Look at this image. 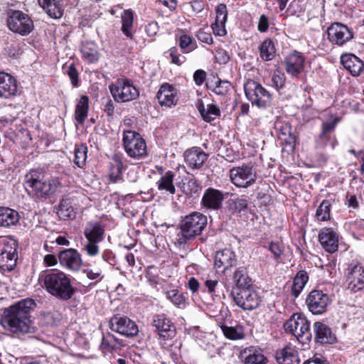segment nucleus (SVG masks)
I'll return each mask as SVG.
<instances>
[{"mask_svg": "<svg viewBox=\"0 0 364 364\" xmlns=\"http://www.w3.org/2000/svg\"><path fill=\"white\" fill-rule=\"evenodd\" d=\"M36 306L35 301L28 298L5 308L1 318V326L6 331L17 336L35 333L31 313Z\"/></svg>", "mask_w": 364, "mask_h": 364, "instance_id": "nucleus-1", "label": "nucleus"}, {"mask_svg": "<svg viewBox=\"0 0 364 364\" xmlns=\"http://www.w3.org/2000/svg\"><path fill=\"white\" fill-rule=\"evenodd\" d=\"M38 282L48 294L63 301L70 300L75 294L70 276L60 270L41 272Z\"/></svg>", "mask_w": 364, "mask_h": 364, "instance_id": "nucleus-2", "label": "nucleus"}, {"mask_svg": "<svg viewBox=\"0 0 364 364\" xmlns=\"http://www.w3.org/2000/svg\"><path fill=\"white\" fill-rule=\"evenodd\" d=\"M57 180H46L43 172L32 169L25 175L23 186L27 193L38 198H46L57 190Z\"/></svg>", "mask_w": 364, "mask_h": 364, "instance_id": "nucleus-3", "label": "nucleus"}, {"mask_svg": "<svg viewBox=\"0 0 364 364\" xmlns=\"http://www.w3.org/2000/svg\"><path fill=\"white\" fill-rule=\"evenodd\" d=\"M207 221V217L198 212H193L185 216L181 223L182 237L179 239V243H185L186 240L200 235L206 227Z\"/></svg>", "mask_w": 364, "mask_h": 364, "instance_id": "nucleus-4", "label": "nucleus"}, {"mask_svg": "<svg viewBox=\"0 0 364 364\" xmlns=\"http://www.w3.org/2000/svg\"><path fill=\"white\" fill-rule=\"evenodd\" d=\"M244 90L246 97L252 105L259 108H266L272 105V95L259 82L248 80L244 84Z\"/></svg>", "mask_w": 364, "mask_h": 364, "instance_id": "nucleus-5", "label": "nucleus"}, {"mask_svg": "<svg viewBox=\"0 0 364 364\" xmlns=\"http://www.w3.org/2000/svg\"><path fill=\"white\" fill-rule=\"evenodd\" d=\"M123 146L127 155L136 160L144 158L147 154L145 140L134 131H124Z\"/></svg>", "mask_w": 364, "mask_h": 364, "instance_id": "nucleus-6", "label": "nucleus"}, {"mask_svg": "<svg viewBox=\"0 0 364 364\" xmlns=\"http://www.w3.org/2000/svg\"><path fill=\"white\" fill-rule=\"evenodd\" d=\"M345 284L352 293L364 291V266L358 261H352L346 270Z\"/></svg>", "mask_w": 364, "mask_h": 364, "instance_id": "nucleus-7", "label": "nucleus"}, {"mask_svg": "<svg viewBox=\"0 0 364 364\" xmlns=\"http://www.w3.org/2000/svg\"><path fill=\"white\" fill-rule=\"evenodd\" d=\"M114 100L117 102H127L139 95V90L127 79H118L109 86Z\"/></svg>", "mask_w": 364, "mask_h": 364, "instance_id": "nucleus-8", "label": "nucleus"}, {"mask_svg": "<svg viewBox=\"0 0 364 364\" xmlns=\"http://www.w3.org/2000/svg\"><path fill=\"white\" fill-rule=\"evenodd\" d=\"M284 328L287 333L294 335L301 342L310 341L312 335L310 332V323L305 318L299 314H294L284 323Z\"/></svg>", "mask_w": 364, "mask_h": 364, "instance_id": "nucleus-9", "label": "nucleus"}, {"mask_svg": "<svg viewBox=\"0 0 364 364\" xmlns=\"http://www.w3.org/2000/svg\"><path fill=\"white\" fill-rule=\"evenodd\" d=\"M230 295L235 304L245 311H252L259 305V297L251 288H232Z\"/></svg>", "mask_w": 364, "mask_h": 364, "instance_id": "nucleus-10", "label": "nucleus"}, {"mask_svg": "<svg viewBox=\"0 0 364 364\" xmlns=\"http://www.w3.org/2000/svg\"><path fill=\"white\" fill-rule=\"evenodd\" d=\"M7 24L11 31L21 36L28 35L33 28V21L28 15L17 10L9 11Z\"/></svg>", "mask_w": 364, "mask_h": 364, "instance_id": "nucleus-11", "label": "nucleus"}, {"mask_svg": "<svg viewBox=\"0 0 364 364\" xmlns=\"http://www.w3.org/2000/svg\"><path fill=\"white\" fill-rule=\"evenodd\" d=\"M17 243L14 240L4 238L0 240V269L11 271L16 266Z\"/></svg>", "mask_w": 364, "mask_h": 364, "instance_id": "nucleus-12", "label": "nucleus"}, {"mask_svg": "<svg viewBox=\"0 0 364 364\" xmlns=\"http://www.w3.org/2000/svg\"><path fill=\"white\" fill-rule=\"evenodd\" d=\"M230 178L233 184L240 188H247L255 183L257 173L253 166L244 165L230 170Z\"/></svg>", "mask_w": 364, "mask_h": 364, "instance_id": "nucleus-13", "label": "nucleus"}, {"mask_svg": "<svg viewBox=\"0 0 364 364\" xmlns=\"http://www.w3.org/2000/svg\"><path fill=\"white\" fill-rule=\"evenodd\" d=\"M331 302L328 294L317 289L311 291L306 299L309 310L314 315H321L326 312Z\"/></svg>", "mask_w": 364, "mask_h": 364, "instance_id": "nucleus-14", "label": "nucleus"}, {"mask_svg": "<svg viewBox=\"0 0 364 364\" xmlns=\"http://www.w3.org/2000/svg\"><path fill=\"white\" fill-rule=\"evenodd\" d=\"M338 119L335 118L331 122H323L321 127V132L316 139V145L318 148H325L328 144L333 149L336 144V139L333 134Z\"/></svg>", "mask_w": 364, "mask_h": 364, "instance_id": "nucleus-15", "label": "nucleus"}, {"mask_svg": "<svg viewBox=\"0 0 364 364\" xmlns=\"http://www.w3.org/2000/svg\"><path fill=\"white\" fill-rule=\"evenodd\" d=\"M328 38L333 44L343 46L353 38V33L346 25L341 23L331 24L327 31Z\"/></svg>", "mask_w": 364, "mask_h": 364, "instance_id": "nucleus-16", "label": "nucleus"}, {"mask_svg": "<svg viewBox=\"0 0 364 364\" xmlns=\"http://www.w3.org/2000/svg\"><path fill=\"white\" fill-rule=\"evenodd\" d=\"M110 328L127 337L137 335L139 329L136 323L126 316L116 315L109 321Z\"/></svg>", "mask_w": 364, "mask_h": 364, "instance_id": "nucleus-17", "label": "nucleus"}, {"mask_svg": "<svg viewBox=\"0 0 364 364\" xmlns=\"http://www.w3.org/2000/svg\"><path fill=\"white\" fill-rule=\"evenodd\" d=\"M58 260L62 267L72 272H77L82 264L80 253L73 248L60 251Z\"/></svg>", "mask_w": 364, "mask_h": 364, "instance_id": "nucleus-18", "label": "nucleus"}, {"mask_svg": "<svg viewBox=\"0 0 364 364\" xmlns=\"http://www.w3.org/2000/svg\"><path fill=\"white\" fill-rule=\"evenodd\" d=\"M184 162L191 169L199 170L207 161L208 155L198 146L191 147L183 154Z\"/></svg>", "mask_w": 364, "mask_h": 364, "instance_id": "nucleus-19", "label": "nucleus"}, {"mask_svg": "<svg viewBox=\"0 0 364 364\" xmlns=\"http://www.w3.org/2000/svg\"><path fill=\"white\" fill-rule=\"evenodd\" d=\"M224 194L222 191L213 188H208L202 197L201 205L203 208L218 210L222 207Z\"/></svg>", "mask_w": 364, "mask_h": 364, "instance_id": "nucleus-20", "label": "nucleus"}, {"mask_svg": "<svg viewBox=\"0 0 364 364\" xmlns=\"http://www.w3.org/2000/svg\"><path fill=\"white\" fill-rule=\"evenodd\" d=\"M152 324L156 328L159 336L164 339H171L176 335V328L173 324L164 314L156 316Z\"/></svg>", "mask_w": 364, "mask_h": 364, "instance_id": "nucleus-21", "label": "nucleus"}, {"mask_svg": "<svg viewBox=\"0 0 364 364\" xmlns=\"http://www.w3.org/2000/svg\"><path fill=\"white\" fill-rule=\"evenodd\" d=\"M304 57L299 52L294 51L289 54L284 62L287 73L292 77H297L304 70Z\"/></svg>", "mask_w": 364, "mask_h": 364, "instance_id": "nucleus-22", "label": "nucleus"}, {"mask_svg": "<svg viewBox=\"0 0 364 364\" xmlns=\"http://www.w3.org/2000/svg\"><path fill=\"white\" fill-rule=\"evenodd\" d=\"M17 93L16 79L10 74L0 72V98L10 99Z\"/></svg>", "mask_w": 364, "mask_h": 364, "instance_id": "nucleus-23", "label": "nucleus"}, {"mask_svg": "<svg viewBox=\"0 0 364 364\" xmlns=\"http://www.w3.org/2000/svg\"><path fill=\"white\" fill-rule=\"evenodd\" d=\"M314 341L320 344H331L336 341V337L331 329L326 324L316 321L313 325Z\"/></svg>", "mask_w": 364, "mask_h": 364, "instance_id": "nucleus-24", "label": "nucleus"}, {"mask_svg": "<svg viewBox=\"0 0 364 364\" xmlns=\"http://www.w3.org/2000/svg\"><path fill=\"white\" fill-rule=\"evenodd\" d=\"M105 225L100 221H90L84 228V235L89 242H100L104 239Z\"/></svg>", "mask_w": 364, "mask_h": 364, "instance_id": "nucleus-25", "label": "nucleus"}, {"mask_svg": "<svg viewBox=\"0 0 364 364\" xmlns=\"http://www.w3.org/2000/svg\"><path fill=\"white\" fill-rule=\"evenodd\" d=\"M236 263L234 252L230 249H224L218 251L215 256V267L225 272L230 267H233Z\"/></svg>", "mask_w": 364, "mask_h": 364, "instance_id": "nucleus-26", "label": "nucleus"}, {"mask_svg": "<svg viewBox=\"0 0 364 364\" xmlns=\"http://www.w3.org/2000/svg\"><path fill=\"white\" fill-rule=\"evenodd\" d=\"M318 240L326 251L331 253L337 251L338 236L332 229H322L318 235Z\"/></svg>", "mask_w": 364, "mask_h": 364, "instance_id": "nucleus-27", "label": "nucleus"}, {"mask_svg": "<svg viewBox=\"0 0 364 364\" xmlns=\"http://www.w3.org/2000/svg\"><path fill=\"white\" fill-rule=\"evenodd\" d=\"M176 94V89L173 86L164 83L160 87L156 97L161 106L170 107L177 103Z\"/></svg>", "mask_w": 364, "mask_h": 364, "instance_id": "nucleus-28", "label": "nucleus"}, {"mask_svg": "<svg viewBox=\"0 0 364 364\" xmlns=\"http://www.w3.org/2000/svg\"><path fill=\"white\" fill-rule=\"evenodd\" d=\"M341 62L353 76L360 75L364 69V63L353 54L343 55L341 58Z\"/></svg>", "mask_w": 364, "mask_h": 364, "instance_id": "nucleus-29", "label": "nucleus"}, {"mask_svg": "<svg viewBox=\"0 0 364 364\" xmlns=\"http://www.w3.org/2000/svg\"><path fill=\"white\" fill-rule=\"evenodd\" d=\"M275 358L279 364H300L298 352L291 345H287L282 350H277Z\"/></svg>", "mask_w": 364, "mask_h": 364, "instance_id": "nucleus-30", "label": "nucleus"}, {"mask_svg": "<svg viewBox=\"0 0 364 364\" xmlns=\"http://www.w3.org/2000/svg\"><path fill=\"white\" fill-rule=\"evenodd\" d=\"M38 2L50 17L57 19L63 16L64 9L62 0H38Z\"/></svg>", "mask_w": 364, "mask_h": 364, "instance_id": "nucleus-31", "label": "nucleus"}, {"mask_svg": "<svg viewBox=\"0 0 364 364\" xmlns=\"http://www.w3.org/2000/svg\"><path fill=\"white\" fill-rule=\"evenodd\" d=\"M123 164L119 156L114 154L109 164V178L112 183L122 180Z\"/></svg>", "mask_w": 364, "mask_h": 364, "instance_id": "nucleus-32", "label": "nucleus"}, {"mask_svg": "<svg viewBox=\"0 0 364 364\" xmlns=\"http://www.w3.org/2000/svg\"><path fill=\"white\" fill-rule=\"evenodd\" d=\"M174 176L175 174L171 171L165 172L156 182L159 191L174 194L176 192V188L173 185Z\"/></svg>", "mask_w": 364, "mask_h": 364, "instance_id": "nucleus-33", "label": "nucleus"}, {"mask_svg": "<svg viewBox=\"0 0 364 364\" xmlns=\"http://www.w3.org/2000/svg\"><path fill=\"white\" fill-rule=\"evenodd\" d=\"M19 220V215L14 210L0 207V226L9 227L16 225Z\"/></svg>", "mask_w": 364, "mask_h": 364, "instance_id": "nucleus-34", "label": "nucleus"}, {"mask_svg": "<svg viewBox=\"0 0 364 364\" xmlns=\"http://www.w3.org/2000/svg\"><path fill=\"white\" fill-rule=\"evenodd\" d=\"M89 109V98L86 95H82L75 107V119L76 121L82 124L87 117Z\"/></svg>", "mask_w": 364, "mask_h": 364, "instance_id": "nucleus-35", "label": "nucleus"}, {"mask_svg": "<svg viewBox=\"0 0 364 364\" xmlns=\"http://www.w3.org/2000/svg\"><path fill=\"white\" fill-rule=\"evenodd\" d=\"M309 281V275L304 270L299 271L294 278L291 287V294L294 297H298L304 287Z\"/></svg>", "mask_w": 364, "mask_h": 364, "instance_id": "nucleus-36", "label": "nucleus"}, {"mask_svg": "<svg viewBox=\"0 0 364 364\" xmlns=\"http://www.w3.org/2000/svg\"><path fill=\"white\" fill-rule=\"evenodd\" d=\"M236 286L234 288H251L252 282L244 267L237 268L233 275Z\"/></svg>", "mask_w": 364, "mask_h": 364, "instance_id": "nucleus-37", "label": "nucleus"}, {"mask_svg": "<svg viewBox=\"0 0 364 364\" xmlns=\"http://www.w3.org/2000/svg\"><path fill=\"white\" fill-rule=\"evenodd\" d=\"M122 31L128 38H132V28L134 21V14L131 9L124 10L122 15Z\"/></svg>", "mask_w": 364, "mask_h": 364, "instance_id": "nucleus-38", "label": "nucleus"}, {"mask_svg": "<svg viewBox=\"0 0 364 364\" xmlns=\"http://www.w3.org/2000/svg\"><path fill=\"white\" fill-rule=\"evenodd\" d=\"M198 110L203 119L207 122H211L220 114V109L213 104L208 105L207 109L203 105H200Z\"/></svg>", "mask_w": 364, "mask_h": 364, "instance_id": "nucleus-39", "label": "nucleus"}, {"mask_svg": "<svg viewBox=\"0 0 364 364\" xmlns=\"http://www.w3.org/2000/svg\"><path fill=\"white\" fill-rule=\"evenodd\" d=\"M260 57L265 61L273 59L275 53L274 43L270 39H266L259 46Z\"/></svg>", "mask_w": 364, "mask_h": 364, "instance_id": "nucleus-40", "label": "nucleus"}, {"mask_svg": "<svg viewBox=\"0 0 364 364\" xmlns=\"http://www.w3.org/2000/svg\"><path fill=\"white\" fill-rule=\"evenodd\" d=\"M58 214L64 220L73 218L75 213L69 200H62L59 204Z\"/></svg>", "mask_w": 364, "mask_h": 364, "instance_id": "nucleus-41", "label": "nucleus"}, {"mask_svg": "<svg viewBox=\"0 0 364 364\" xmlns=\"http://www.w3.org/2000/svg\"><path fill=\"white\" fill-rule=\"evenodd\" d=\"M168 299H169L175 306L183 308L186 304V297L183 294L177 289H171L166 292Z\"/></svg>", "mask_w": 364, "mask_h": 364, "instance_id": "nucleus-42", "label": "nucleus"}, {"mask_svg": "<svg viewBox=\"0 0 364 364\" xmlns=\"http://www.w3.org/2000/svg\"><path fill=\"white\" fill-rule=\"evenodd\" d=\"M331 203L324 200L318 207L316 212V218L318 221H326L330 219Z\"/></svg>", "mask_w": 364, "mask_h": 364, "instance_id": "nucleus-43", "label": "nucleus"}, {"mask_svg": "<svg viewBox=\"0 0 364 364\" xmlns=\"http://www.w3.org/2000/svg\"><path fill=\"white\" fill-rule=\"evenodd\" d=\"M87 148L84 145L78 146L75 149L74 163L79 168H82L87 159Z\"/></svg>", "mask_w": 364, "mask_h": 364, "instance_id": "nucleus-44", "label": "nucleus"}, {"mask_svg": "<svg viewBox=\"0 0 364 364\" xmlns=\"http://www.w3.org/2000/svg\"><path fill=\"white\" fill-rule=\"evenodd\" d=\"M118 339L112 334L104 335L102 339L101 347L103 350H110L117 348Z\"/></svg>", "mask_w": 364, "mask_h": 364, "instance_id": "nucleus-45", "label": "nucleus"}, {"mask_svg": "<svg viewBox=\"0 0 364 364\" xmlns=\"http://www.w3.org/2000/svg\"><path fill=\"white\" fill-rule=\"evenodd\" d=\"M229 203L230 210L232 213H240L245 211L248 206L247 200L245 198L230 200Z\"/></svg>", "mask_w": 364, "mask_h": 364, "instance_id": "nucleus-46", "label": "nucleus"}, {"mask_svg": "<svg viewBox=\"0 0 364 364\" xmlns=\"http://www.w3.org/2000/svg\"><path fill=\"white\" fill-rule=\"evenodd\" d=\"M267 358L259 350L250 353L245 359V364H266Z\"/></svg>", "mask_w": 364, "mask_h": 364, "instance_id": "nucleus-47", "label": "nucleus"}, {"mask_svg": "<svg viewBox=\"0 0 364 364\" xmlns=\"http://www.w3.org/2000/svg\"><path fill=\"white\" fill-rule=\"evenodd\" d=\"M60 319V314L57 311H53L44 314L42 321L47 326H55L58 325Z\"/></svg>", "mask_w": 364, "mask_h": 364, "instance_id": "nucleus-48", "label": "nucleus"}, {"mask_svg": "<svg viewBox=\"0 0 364 364\" xmlns=\"http://www.w3.org/2000/svg\"><path fill=\"white\" fill-rule=\"evenodd\" d=\"M230 86L231 85L228 80H218L211 90L218 95L224 96L228 93Z\"/></svg>", "mask_w": 364, "mask_h": 364, "instance_id": "nucleus-49", "label": "nucleus"}, {"mask_svg": "<svg viewBox=\"0 0 364 364\" xmlns=\"http://www.w3.org/2000/svg\"><path fill=\"white\" fill-rule=\"evenodd\" d=\"M215 25L225 24L228 16V9L225 4H220L216 8Z\"/></svg>", "mask_w": 364, "mask_h": 364, "instance_id": "nucleus-50", "label": "nucleus"}, {"mask_svg": "<svg viewBox=\"0 0 364 364\" xmlns=\"http://www.w3.org/2000/svg\"><path fill=\"white\" fill-rule=\"evenodd\" d=\"M223 331L225 337L232 340L240 339L243 337V333L232 326H223Z\"/></svg>", "mask_w": 364, "mask_h": 364, "instance_id": "nucleus-51", "label": "nucleus"}, {"mask_svg": "<svg viewBox=\"0 0 364 364\" xmlns=\"http://www.w3.org/2000/svg\"><path fill=\"white\" fill-rule=\"evenodd\" d=\"M281 139L284 146L283 149H286L287 151L292 152L294 150L296 143V137L294 134H289V136L281 138Z\"/></svg>", "mask_w": 364, "mask_h": 364, "instance_id": "nucleus-52", "label": "nucleus"}, {"mask_svg": "<svg viewBox=\"0 0 364 364\" xmlns=\"http://www.w3.org/2000/svg\"><path fill=\"white\" fill-rule=\"evenodd\" d=\"M179 46L184 53H188L195 48L193 44V39L188 35H183L180 38Z\"/></svg>", "mask_w": 364, "mask_h": 364, "instance_id": "nucleus-53", "label": "nucleus"}, {"mask_svg": "<svg viewBox=\"0 0 364 364\" xmlns=\"http://www.w3.org/2000/svg\"><path fill=\"white\" fill-rule=\"evenodd\" d=\"M285 80L286 77L284 73L277 70L274 72L272 78V82L277 90H280L284 87Z\"/></svg>", "mask_w": 364, "mask_h": 364, "instance_id": "nucleus-54", "label": "nucleus"}, {"mask_svg": "<svg viewBox=\"0 0 364 364\" xmlns=\"http://www.w3.org/2000/svg\"><path fill=\"white\" fill-rule=\"evenodd\" d=\"M99 242H89L84 246V250L89 256L93 257L97 255L100 252L98 246Z\"/></svg>", "mask_w": 364, "mask_h": 364, "instance_id": "nucleus-55", "label": "nucleus"}, {"mask_svg": "<svg viewBox=\"0 0 364 364\" xmlns=\"http://www.w3.org/2000/svg\"><path fill=\"white\" fill-rule=\"evenodd\" d=\"M67 73L70 79L71 83L74 87H78V73L74 65H69Z\"/></svg>", "mask_w": 364, "mask_h": 364, "instance_id": "nucleus-56", "label": "nucleus"}, {"mask_svg": "<svg viewBox=\"0 0 364 364\" xmlns=\"http://www.w3.org/2000/svg\"><path fill=\"white\" fill-rule=\"evenodd\" d=\"M198 39L205 43L211 45L213 43V39L211 34L205 32L203 29H200L196 34Z\"/></svg>", "mask_w": 364, "mask_h": 364, "instance_id": "nucleus-57", "label": "nucleus"}, {"mask_svg": "<svg viewBox=\"0 0 364 364\" xmlns=\"http://www.w3.org/2000/svg\"><path fill=\"white\" fill-rule=\"evenodd\" d=\"M205 286L208 291L213 296H218L216 293V288L218 286V280L217 279H207L205 282Z\"/></svg>", "mask_w": 364, "mask_h": 364, "instance_id": "nucleus-58", "label": "nucleus"}, {"mask_svg": "<svg viewBox=\"0 0 364 364\" xmlns=\"http://www.w3.org/2000/svg\"><path fill=\"white\" fill-rule=\"evenodd\" d=\"M206 77V73L203 70H197L193 75V80L197 85L203 84Z\"/></svg>", "mask_w": 364, "mask_h": 364, "instance_id": "nucleus-59", "label": "nucleus"}, {"mask_svg": "<svg viewBox=\"0 0 364 364\" xmlns=\"http://www.w3.org/2000/svg\"><path fill=\"white\" fill-rule=\"evenodd\" d=\"M159 29V25L156 21H152L146 26V32L149 36H155L158 33Z\"/></svg>", "mask_w": 364, "mask_h": 364, "instance_id": "nucleus-60", "label": "nucleus"}, {"mask_svg": "<svg viewBox=\"0 0 364 364\" xmlns=\"http://www.w3.org/2000/svg\"><path fill=\"white\" fill-rule=\"evenodd\" d=\"M170 57L171 58V62L176 65H181L184 60H182L179 58L178 49L176 47H173L169 50Z\"/></svg>", "mask_w": 364, "mask_h": 364, "instance_id": "nucleus-61", "label": "nucleus"}, {"mask_svg": "<svg viewBox=\"0 0 364 364\" xmlns=\"http://www.w3.org/2000/svg\"><path fill=\"white\" fill-rule=\"evenodd\" d=\"M269 27L268 18L266 16L262 15L259 20L258 30L261 32H265Z\"/></svg>", "mask_w": 364, "mask_h": 364, "instance_id": "nucleus-62", "label": "nucleus"}, {"mask_svg": "<svg viewBox=\"0 0 364 364\" xmlns=\"http://www.w3.org/2000/svg\"><path fill=\"white\" fill-rule=\"evenodd\" d=\"M82 53L83 57L89 60L91 62L97 60L96 52L92 51V50H88L87 47H85V46H84L82 48Z\"/></svg>", "mask_w": 364, "mask_h": 364, "instance_id": "nucleus-63", "label": "nucleus"}, {"mask_svg": "<svg viewBox=\"0 0 364 364\" xmlns=\"http://www.w3.org/2000/svg\"><path fill=\"white\" fill-rule=\"evenodd\" d=\"M58 259L55 255H46L43 258V262L48 267L55 266L58 263Z\"/></svg>", "mask_w": 364, "mask_h": 364, "instance_id": "nucleus-64", "label": "nucleus"}]
</instances>
